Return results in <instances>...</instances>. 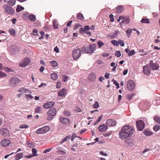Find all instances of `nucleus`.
Listing matches in <instances>:
<instances>
[{"label":"nucleus","instance_id":"1","mask_svg":"<svg viewBox=\"0 0 160 160\" xmlns=\"http://www.w3.org/2000/svg\"><path fill=\"white\" fill-rule=\"evenodd\" d=\"M134 130L130 126H124L119 132V137L122 140L126 139L132 136Z\"/></svg>","mask_w":160,"mask_h":160},{"label":"nucleus","instance_id":"2","mask_svg":"<svg viewBox=\"0 0 160 160\" xmlns=\"http://www.w3.org/2000/svg\"><path fill=\"white\" fill-rule=\"evenodd\" d=\"M20 82V80L18 78L14 77L9 80V85L10 86L14 87L17 86Z\"/></svg>","mask_w":160,"mask_h":160},{"label":"nucleus","instance_id":"3","mask_svg":"<svg viewBox=\"0 0 160 160\" xmlns=\"http://www.w3.org/2000/svg\"><path fill=\"white\" fill-rule=\"evenodd\" d=\"M73 59L74 60L78 59L81 55V51L79 48L73 50L72 51Z\"/></svg>","mask_w":160,"mask_h":160},{"label":"nucleus","instance_id":"4","mask_svg":"<svg viewBox=\"0 0 160 160\" xmlns=\"http://www.w3.org/2000/svg\"><path fill=\"white\" fill-rule=\"evenodd\" d=\"M49 129V126H45L38 129L36 133L38 134H44L48 132Z\"/></svg>","mask_w":160,"mask_h":160},{"label":"nucleus","instance_id":"5","mask_svg":"<svg viewBox=\"0 0 160 160\" xmlns=\"http://www.w3.org/2000/svg\"><path fill=\"white\" fill-rule=\"evenodd\" d=\"M136 125L138 130L139 131H142L144 128L145 126L144 122L141 120L136 121Z\"/></svg>","mask_w":160,"mask_h":160},{"label":"nucleus","instance_id":"6","mask_svg":"<svg viewBox=\"0 0 160 160\" xmlns=\"http://www.w3.org/2000/svg\"><path fill=\"white\" fill-rule=\"evenodd\" d=\"M3 8L5 11L8 14H12L14 12V11L12 8L9 6L8 4L4 5Z\"/></svg>","mask_w":160,"mask_h":160},{"label":"nucleus","instance_id":"7","mask_svg":"<svg viewBox=\"0 0 160 160\" xmlns=\"http://www.w3.org/2000/svg\"><path fill=\"white\" fill-rule=\"evenodd\" d=\"M135 84L132 80H129L127 83V87L129 91H132L135 86Z\"/></svg>","mask_w":160,"mask_h":160},{"label":"nucleus","instance_id":"8","mask_svg":"<svg viewBox=\"0 0 160 160\" xmlns=\"http://www.w3.org/2000/svg\"><path fill=\"white\" fill-rule=\"evenodd\" d=\"M30 60L28 58H25L22 60L20 63L19 66L21 67H24L27 66L29 63Z\"/></svg>","mask_w":160,"mask_h":160},{"label":"nucleus","instance_id":"9","mask_svg":"<svg viewBox=\"0 0 160 160\" xmlns=\"http://www.w3.org/2000/svg\"><path fill=\"white\" fill-rule=\"evenodd\" d=\"M54 102H51V121L53 118L52 116H55L56 113V109L52 107L51 106L53 107L54 105Z\"/></svg>","mask_w":160,"mask_h":160},{"label":"nucleus","instance_id":"10","mask_svg":"<svg viewBox=\"0 0 160 160\" xmlns=\"http://www.w3.org/2000/svg\"><path fill=\"white\" fill-rule=\"evenodd\" d=\"M116 121L113 119H110L107 120L106 124L109 126H113L116 125Z\"/></svg>","mask_w":160,"mask_h":160},{"label":"nucleus","instance_id":"11","mask_svg":"<svg viewBox=\"0 0 160 160\" xmlns=\"http://www.w3.org/2000/svg\"><path fill=\"white\" fill-rule=\"evenodd\" d=\"M2 135L4 137H6L10 135L9 130L6 128H3L0 130Z\"/></svg>","mask_w":160,"mask_h":160},{"label":"nucleus","instance_id":"12","mask_svg":"<svg viewBox=\"0 0 160 160\" xmlns=\"http://www.w3.org/2000/svg\"><path fill=\"white\" fill-rule=\"evenodd\" d=\"M149 65L152 69L153 70H156L158 68L159 65L157 62L154 63L152 61H151L150 62Z\"/></svg>","mask_w":160,"mask_h":160},{"label":"nucleus","instance_id":"13","mask_svg":"<svg viewBox=\"0 0 160 160\" xmlns=\"http://www.w3.org/2000/svg\"><path fill=\"white\" fill-rule=\"evenodd\" d=\"M67 92V90L65 88H63L58 92V95L62 97H65Z\"/></svg>","mask_w":160,"mask_h":160},{"label":"nucleus","instance_id":"14","mask_svg":"<svg viewBox=\"0 0 160 160\" xmlns=\"http://www.w3.org/2000/svg\"><path fill=\"white\" fill-rule=\"evenodd\" d=\"M98 130L101 132H105L108 128L107 126L105 124H101L98 128Z\"/></svg>","mask_w":160,"mask_h":160},{"label":"nucleus","instance_id":"15","mask_svg":"<svg viewBox=\"0 0 160 160\" xmlns=\"http://www.w3.org/2000/svg\"><path fill=\"white\" fill-rule=\"evenodd\" d=\"M11 143L10 140H6L5 139L2 140L1 142V145L4 147L8 146Z\"/></svg>","mask_w":160,"mask_h":160},{"label":"nucleus","instance_id":"16","mask_svg":"<svg viewBox=\"0 0 160 160\" xmlns=\"http://www.w3.org/2000/svg\"><path fill=\"white\" fill-rule=\"evenodd\" d=\"M60 122L63 124H68L69 122V120L67 118L64 117L60 118H59Z\"/></svg>","mask_w":160,"mask_h":160},{"label":"nucleus","instance_id":"17","mask_svg":"<svg viewBox=\"0 0 160 160\" xmlns=\"http://www.w3.org/2000/svg\"><path fill=\"white\" fill-rule=\"evenodd\" d=\"M143 72L145 75H148L150 73L149 69L147 66H144L143 67Z\"/></svg>","mask_w":160,"mask_h":160},{"label":"nucleus","instance_id":"18","mask_svg":"<svg viewBox=\"0 0 160 160\" xmlns=\"http://www.w3.org/2000/svg\"><path fill=\"white\" fill-rule=\"evenodd\" d=\"M4 1L8 3L9 5L13 6L14 5L15 2L16 0H4Z\"/></svg>","mask_w":160,"mask_h":160},{"label":"nucleus","instance_id":"19","mask_svg":"<svg viewBox=\"0 0 160 160\" xmlns=\"http://www.w3.org/2000/svg\"><path fill=\"white\" fill-rule=\"evenodd\" d=\"M82 51H84L86 53H91V51L90 50V48L89 47H87L85 48L84 47H83L82 48Z\"/></svg>","mask_w":160,"mask_h":160},{"label":"nucleus","instance_id":"20","mask_svg":"<svg viewBox=\"0 0 160 160\" xmlns=\"http://www.w3.org/2000/svg\"><path fill=\"white\" fill-rule=\"evenodd\" d=\"M18 91L22 93H27V91H28L29 93H31V92L28 89H24L23 88H20L18 90Z\"/></svg>","mask_w":160,"mask_h":160},{"label":"nucleus","instance_id":"21","mask_svg":"<svg viewBox=\"0 0 160 160\" xmlns=\"http://www.w3.org/2000/svg\"><path fill=\"white\" fill-rule=\"evenodd\" d=\"M130 22V19L129 18H125V19L122 20L120 23V24L122 25V23L124 24H128Z\"/></svg>","mask_w":160,"mask_h":160},{"label":"nucleus","instance_id":"22","mask_svg":"<svg viewBox=\"0 0 160 160\" xmlns=\"http://www.w3.org/2000/svg\"><path fill=\"white\" fill-rule=\"evenodd\" d=\"M97 46V45L95 44H92L89 47L90 48V50L91 51V53L93 52Z\"/></svg>","mask_w":160,"mask_h":160},{"label":"nucleus","instance_id":"23","mask_svg":"<svg viewBox=\"0 0 160 160\" xmlns=\"http://www.w3.org/2000/svg\"><path fill=\"white\" fill-rule=\"evenodd\" d=\"M123 7L122 6H119L117 8L116 12L118 13H120L122 12L123 10Z\"/></svg>","mask_w":160,"mask_h":160},{"label":"nucleus","instance_id":"24","mask_svg":"<svg viewBox=\"0 0 160 160\" xmlns=\"http://www.w3.org/2000/svg\"><path fill=\"white\" fill-rule=\"evenodd\" d=\"M58 22L57 20H54L53 23V27L55 29H58Z\"/></svg>","mask_w":160,"mask_h":160},{"label":"nucleus","instance_id":"25","mask_svg":"<svg viewBox=\"0 0 160 160\" xmlns=\"http://www.w3.org/2000/svg\"><path fill=\"white\" fill-rule=\"evenodd\" d=\"M58 78V76L57 73H52L51 74V78L53 80H56Z\"/></svg>","mask_w":160,"mask_h":160},{"label":"nucleus","instance_id":"26","mask_svg":"<svg viewBox=\"0 0 160 160\" xmlns=\"http://www.w3.org/2000/svg\"><path fill=\"white\" fill-rule=\"evenodd\" d=\"M29 19L31 21L34 22L36 20V16L32 14H31L29 15Z\"/></svg>","mask_w":160,"mask_h":160},{"label":"nucleus","instance_id":"27","mask_svg":"<svg viewBox=\"0 0 160 160\" xmlns=\"http://www.w3.org/2000/svg\"><path fill=\"white\" fill-rule=\"evenodd\" d=\"M23 157V153H19L17 154L15 156L16 160H18L21 158Z\"/></svg>","mask_w":160,"mask_h":160},{"label":"nucleus","instance_id":"28","mask_svg":"<svg viewBox=\"0 0 160 160\" xmlns=\"http://www.w3.org/2000/svg\"><path fill=\"white\" fill-rule=\"evenodd\" d=\"M143 133L144 134L147 136H150L152 135V133L148 130H145L144 131Z\"/></svg>","mask_w":160,"mask_h":160},{"label":"nucleus","instance_id":"29","mask_svg":"<svg viewBox=\"0 0 160 160\" xmlns=\"http://www.w3.org/2000/svg\"><path fill=\"white\" fill-rule=\"evenodd\" d=\"M139 53L142 52L143 53V54H142L141 55L142 56H143L145 55H146L148 54L150 52L148 51H147L146 52H145L144 50L143 49H141L139 50Z\"/></svg>","mask_w":160,"mask_h":160},{"label":"nucleus","instance_id":"30","mask_svg":"<svg viewBox=\"0 0 160 160\" xmlns=\"http://www.w3.org/2000/svg\"><path fill=\"white\" fill-rule=\"evenodd\" d=\"M43 107L45 109H49L50 108V102H47L45 103L43 105Z\"/></svg>","mask_w":160,"mask_h":160},{"label":"nucleus","instance_id":"31","mask_svg":"<svg viewBox=\"0 0 160 160\" xmlns=\"http://www.w3.org/2000/svg\"><path fill=\"white\" fill-rule=\"evenodd\" d=\"M42 108L40 106H38L35 109V112L36 113H38L42 111Z\"/></svg>","mask_w":160,"mask_h":160},{"label":"nucleus","instance_id":"32","mask_svg":"<svg viewBox=\"0 0 160 160\" xmlns=\"http://www.w3.org/2000/svg\"><path fill=\"white\" fill-rule=\"evenodd\" d=\"M125 143L127 145L130 147L132 146L133 145V144L132 141L129 140H126L125 141Z\"/></svg>","mask_w":160,"mask_h":160},{"label":"nucleus","instance_id":"33","mask_svg":"<svg viewBox=\"0 0 160 160\" xmlns=\"http://www.w3.org/2000/svg\"><path fill=\"white\" fill-rule=\"evenodd\" d=\"M58 63L57 62L55 61H51V66L53 67H55L57 66Z\"/></svg>","mask_w":160,"mask_h":160},{"label":"nucleus","instance_id":"34","mask_svg":"<svg viewBox=\"0 0 160 160\" xmlns=\"http://www.w3.org/2000/svg\"><path fill=\"white\" fill-rule=\"evenodd\" d=\"M119 31H118L115 30V32L112 34L110 37H111V39H113L117 37V34L118 33Z\"/></svg>","mask_w":160,"mask_h":160},{"label":"nucleus","instance_id":"35","mask_svg":"<svg viewBox=\"0 0 160 160\" xmlns=\"http://www.w3.org/2000/svg\"><path fill=\"white\" fill-rule=\"evenodd\" d=\"M24 9V8L23 7L18 5L16 8V12H19L23 10Z\"/></svg>","mask_w":160,"mask_h":160},{"label":"nucleus","instance_id":"36","mask_svg":"<svg viewBox=\"0 0 160 160\" xmlns=\"http://www.w3.org/2000/svg\"><path fill=\"white\" fill-rule=\"evenodd\" d=\"M149 20L148 19L143 18L141 21V22L142 23H150Z\"/></svg>","mask_w":160,"mask_h":160},{"label":"nucleus","instance_id":"37","mask_svg":"<svg viewBox=\"0 0 160 160\" xmlns=\"http://www.w3.org/2000/svg\"><path fill=\"white\" fill-rule=\"evenodd\" d=\"M160 128V126L158 124L155 125L153 127V129L155 131H157Z\"/></svg>","mask_w":160,"mask_h":160},{"label":"nucleus","instance_id":"38","mask_svg":"<svg viewBox=\"0 0 160 160\" xmlns=\"http://www.w3.org/2000/svg\"><path fill=\"white\" fill-rule=\"evenodd\" d=\"M9 31L10 33L12 35L14 36L15 35V30L13 28H10L9 30Z\"/></svg>","mask_w":160,"mask_h":160},{"label":"nucleus","instance_id":"39","mask_svg":"<svg viewBox=\"0 0 160 160\" xmlns=\"http://www.w3.org/2000/svg\"><path fill=\"white\" fill-rule=\"evenodd\" d=\"M134 95V94L133 93L131 94H128L127 95L126 97L127 98L129 101L131 100L132 99V97Z\"/></svg>","mask_w":160,"mask_h":160},{"label":"nucleus","instance_id":"40","mask_svg":"<svg viewBox=\"0 0 160 160\" xmlns=\"http://www.w3.org/2000/svg\"><path fill=\"white\" fill-rule=\"evenodd\" d=\"M77 18L80 20H83L84 19V17L83 15L81 13L79 14L77 16Z\"/></svg>","mask_w":160,"mask_h":160},{"label":"nucleus","instance_id":"41","mask_svg":"<svg viewBox=\"0 0 160 160\" xmlns=\"http://www.w3.org/2000/svg\"><path fill=\"white\" fill-rule=\"evenodd\" d=\"M132 29L131 28H128L126 31V34L127 35V36L128 37H129L131 34L130 33L132 32Z\"/></svg>","mask_w":160,"mask_h":160},{"label":"nucleus","instance_id":"42","mask_svg":"<svg viewBox=\"0 0 160 160\" xmlns=\"http://www.w3.org/2000/svg\"><path fill=\"white\" fill-rule=\"evenodd\" d=\"M64 115L67 117H69L71 115V113L69 111L67 110H65L63 112Z\"/></svg>","mask_w":160,"mask_h":160},{"label":"nucleus","instance_id":"43","mask_svg":"<svg viewBox=\"0 0 160 160\" xmlns=\"http://www.w3.org/2000/svg\"><path fill=\"white\" fill-rule=\"evenodd\" d=\"M32 155L33 156H36L38 155V154H36L37 150L36 148H32Z\"/></svg>","mask_w":160,"mask_h":160},{"label":"nucleus","instance_id":"44","mask_svg":"<svg viewBox=\"0 0 160 160\" xmlns=\"http://www.w3.org/2000/svg\"><path fill=\"white\" fill-rule=\"evenodd\" d=\"M111 42L112 44L115 46H118V41H117L116 40H112L111 41Z\"/></svg>","mask_w":160,"mask_h":160},{"label":"nucleus","instance_id":"45","mask_svg":"<svg viewBox=\"0 0 160 160\" xmlns=\"http://www.w3.org/2000/svg\"><path fill=\"white\" fill-rule=\"evenodd\" d=\"M97 44L98 45V47L99 48H101L104 45V43L101 41H98L97 42Z\"/></svg>","mask_w":160,"mask_h":160},{"label":"nucleus","instance_id":"46","mask_svg":"<svg viewBox=\"0 0 160 160\" xmlns=\"http://www.w3.org/2000/svg\"><path fill=\"white\" fill-rule=\"evenodd\" d=\"M115 56L118 58H119L121 56V53L120 51H117L116 52Z\"/></svg>","mask_w":160,"mask_h":160},{"label":"nucleus","instance_id":"47","mask_svg":"<svg viewBox=\"0 0 160 160\" xmlns=\"http://www.w3.org/2000/svg\"><path fill=\"white\" fill-rule=\"evenodd\" d=\"M154 120L157 123L160 124V118L157 116H155L154 117Z\"/></svg>","mask_w":160,"mask_h":160},{"label":"nucleus","instance_id":"48","mask_svg":"<svg viewBox=\"0 0 160 160\" xmlns=\"http://www.w3.org/2000/svg\"><path fill=\"white\" fill-rule=\"evenodd\" d=\"M135 53V52L134 50H131L128 54V55L129 56H131L134 55Z\"/></svg>","mask_w":160,"mask_h":160},{"label":"nucleus","instance_id":"49","mask_svg":"<svg viewBox=\"0 0 160 160\" xmlns=\"http://www.w3.org/2000/svg\"><path fill=\"white\" fill-rule=\"evenodd\" d=\"M118 45L119 44H120L121 46L123 47L124 46V43L123 41L121 40H118Z\"/></svg>","mask_w":160,"mask_h":160},{"label":"nucleus","instance_id":"50","mask_svg":"<svg viewBox=\"0 0 160 160\" xmlns=\"http://www.w3.org/2000/svg\"><path fill=\"white\" fill-rule=\"evenodd\" d=\"M89 77L90 78H92L91 79V80L94 79L96 78L95 74L94 73H91L89 76Z\"/></svg>","mask_w":160,"mask_h":160},{"label":"nucleus","instance_id":"51","mask_svg":"<svg viewBox=\"0 0 160 160\" xmlns=\"http://www.w3.org/2000/svg\"><path fill=\"white\" fill-rule=\"evenodd\" d=\"M5 70L7 72H14V70L13 69L11 68H8V67L5 68Z\"/></svg>","mask_w":160,"mask_h":160},{"label":"nucleus","instance_id":"52","mask_svg":"<svg viewBox=\"0 0 160 160\" xmlns=\"http://www.w3.org/2000/svg\"><path fill=\"white\" fill-rule=\"evenodd\" d=\"M28 127V126L26 124L21 125L19 126L20 128H26Z\"/></svg>","mask_w":160,"mask_h":160},{"label":"nucleus","instance_id":"53","mask_svg":"<svg viewBox=\"0 0 160 160\" xmlns=\"http://www.w3.org/2000/svg\"><path fill=\"white\" fill-rule=\"evenodd\" d=\"M6 74L3 72L2 71H0V77H4L6 76Z\"/></svg>","mask_w":160,"mask_h":160},{"label":"nucleus","instance_id":"54","mask_svg":"<svg viewBox=\"0 0 160 160\" xmlns=\"http://www.w3.org/2000/svg\"><path fill=\"white\" fill-rule=\"evenodd\" d=\"M85 31L84 28H80L79 30V32L81 34H85Z\"/></svg>","mask_w":160,"mask_h":160},{"label":"nucleus","instance_id":"55","mask_svg":"<svg viewBox=\"0 0 160 160\" xmlns=\"http://www.w3.org/2000/svg\"><path fill=\"white\" fill-rule=\"evenodd\" d=\"M99 104L97 102H96L93 105V107L95 108H97L99 107Z\"/></svg>","mask_w":160,"mask_h":160},{"label":"nucleus","instance_id":"56","mask_svg":"<svg viewBox=\"0 0 160 160\" xmlns=\"http://www.w3.org/2000/svg\"><path fill=\"white\" fill-rule=\"evenodd\" d=\"M109 17L110 18V21L111 22H112L114 21V18H113V16L112 14H110L109 15Z\"/></svg>","mask_w":160,"mask_h":160},{"label":"nucleus","instance_id":"57","mask_svg":"<svg viewBox=\"0 0 160 160\" xmlns=\"http://www.w3.org/2000/svg\"><path fill=\"white\" fill-rule=\"evenodd\" d=\"M26 98L27 99L29 98L30 99H32V98H33V97L31 95L26 94Z\"/></svg>","mask_w":160,"mask_h":160},{"label":"nucleus","instance_id":"58","mask_svg":"<svg viewBox=\"0 0 160 160\" xmlns=\"http://www.w3.org/2000/svg\"><path fill=\"white\" fill-rule=\"evenodd\" d=\"M68 78V77L66 75H64V76H63L62 79L63 81L64 82H66L67 81V80Z\"/></svg>","mask_w":160,"mask_h":160},{"label":"nucleus","instance_id":"59","mask_svg":"<svg viewBox=\"0 0 160 160\" xmlns=\"http://www.w3.org/2000/svg\"><path fill=\"white\" fill-rule=\"evenodd\" d=\"M85 30H89L90 29V28L89 26H84Z\"/></svg>","mask_w":160,"mask_h":160},{"label":"nucleus","instance_id":"60","mask_svg":"<svg viewBox=\"0 0 160 160\" xmlns=\"http://www.w3.org/2000/svg\"><path fill=\"white\" fill-rule=\"evenodd\" d=\"M54 51H55L56 53H58L59 51V49L57 46H56L54 49Z\"/></svg>","mask_w":160,"mask_h":160},{"label":"nucleus","instance_id":"61","mask_svg":"<svg viewBox=\"0 0 160 160\" xmlns=\"http://www.w3.org/2000/svg\"><path fill=\"white\" fill-rule=\"evenodd\" d=\"M61 85V82H58L57 83L56 88H59Z\"/></svg>","mask_w":160,"mask_h":160},{"label":"nucleus","instance_id":"62","mask_svg":"<svg viewBox=\"0 0 160 160\" xmlns=\"http://www.w3.org/2000/svg\"><path fill=\"white\" fill-rule=\"evenodd\" d=\"M75 111L78 112H82V110L81 108H79L78 107H76L75 109Z\"/></svg>","mask_w":160,"mask_h":160},{"label":"nucleus","instance_id":"63","mask_svg":"<svg viewBox=\"0 0 160 160\" xmlns=\"http://www.w3.org/2000/svg\"><path fill=\"white\" fill-rule=\"evenodd\" d=\"M81 26V25L79 23H77L76 24L75 26H74L73 29H75L77 28H78L79 27H80Z\"/></svg>","mask_w":160,"mask_h":160},{"label":"nucleus","instance_id":"64","mask_svg":"<svg viewBox=\"0 0 160 160\" xmlns=\"http://www.w3.org/2000/svg\"><path fill=\"white\" fill-rule=\"evenodd\" d=\"M109 53L106 52V53H104L103 54H102V56H103V57H107L109 56Z\"/></svg>","mask_w":160,"mask_h":160}]
</instances>
